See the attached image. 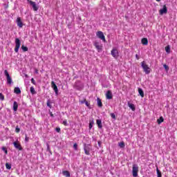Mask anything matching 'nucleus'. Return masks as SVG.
Returning <instances> with one entry per match:
<instances>
[{
	"mask_svg": "<svg viewBox=\"0 0 177 177\" xmlns=\"http://www.w3.org/2000/svg\"><path fill=\"white\" fill-rule=\"evenodd\" d=\"M85 104L87 107L90 108L91 104L88 101H86Z\"/></svg>",
	"mask_w": 177,
	"mask_h": 177,
	"instance_id": "nucleus-37",
	"label": "nucleus"
},
{
	"mask_svg": "<svg viewBox=\"0 0 177 177\" xmlns=\"http://www.w3.org/2000/svg\"><path fill=\"white\" fill-rule=\"evenodd\" d=\"M138 172H139V167L138 165H133L132 174L133 177L138 176Z\"/></svg>",
	"mask_w": 177,
	"mask_h": 177,
	"instance_id": "nucleus-5",
	"label": "nucleus"
},
{
	"mask_svg": "<svg viewBox=\"0 0 177 177\" xmlns=\"http://www.w3.org/2000/svg\"><path fill=\"white\" fill-rule=\"evenodd\" d=\"M93 45L95 47V49H97V52H102L103 46L102 45V43L100 41H94Z\"/></svg>",
	"mask_w": 177,
	"mask_h": 177,
	"instance_id": "nucleus-2",
	"label": "nucleus"
},
{
	"mask_svg": "<svg viewBox=\"0 0 177 177\" xmlns=\"http://www.w3.org/2000/svg\"><path fill=\"white\" fill-rule=\"evenodd\" d=\"M50 117H53V113H52V112H50Z\"/></svg>",
	"mask_w": 177,
	"mask_h": 177,
	"instance_id": "nucleus-48",
	"label": "nucleus"
},
{
	"mask_svg": "<svg viewBox=\"0 0 177 177\" xmlns=\"http://www.w3.org/2000/svg\"><path fill=\"white\" fill-rule=\"evenodd\" d=\"M35 74H39V71H38V69L35 68Z\"/></svg>",
	"mask_w": 177,
	"mask_h": 177,
	"instance_id": "nucleus-44",
	"label": "nucleus"
},
{
	"mask_svg": "<svg viewBox=\"0 0 177 177\" xmlns=\"http://www.w3.org/2000/svg\"><path fill=\"white\" fill-rule=\"evenodd\" d=\"M14 147L17 149V150L21 151L23 150V147H21V145L17 141L13 142Z\"/></svg>",
	"mask_w": 177,
	"mask_h": 177,
	"instance_id": "nucleus-12",
	"label": "nucleus"
},
{
	"mask_svg": "<svg viewBox=\"0 0 177 177\" xmlns=\"http://www.w3.org/2000/svg\"><path fill=\"white\" fill-rule=\"evenodd\" d=\"M111 118H113V120H115V114L111 113Z\"/></svg>",
	"mask_w": 177,
	"mask_h": 177,
	"instance_id": "nucleus-39",
	"label": "nucleus"
},
{
	"mask_svg": "<svg viewBox=\"0 0 177 177\" xmlns=\"http://www.w3.org/2000/svg\"><path fill=\"white\" fill-rule=\"evenodd\" d=\"M15 132H16V133H20V128L19 127V126L16 127Z\"/></svg>",
	"mask_w": 177,
	"mask_h": 177,
	"instance_id": "nucleus-32",
	"label": "nucleus"
},
{
	"mask_svg": "<svg viewBox=\"0 0 177 177\" xmlns=\"http://www.w3.org/2000/svg\"><path fill=\"white\" fill-rule=\"evenodd\" d=\"M93 123H92V122L89 123V126H88L89 129H92V127H93Z\"/></svg>",
	"mask_w": 177,
	"mask_h": 177,
	"instance_id": "nucleus-40",
	"label": "nucleus"
},
{
	"mask_svg": "<svg viewBox=\"0 0 177 177\" xmlns=\"http://www.w3.org/2000/svg\"><path fill=\"white\" fill-rule=\"evenodd\" d=\"M98 107H103V103H102V100L99 97L97 98Z\"/></svg>",
	"mask_w": 177,
	"mask_h": 177,
	"instance_id": "nucleus-19",
	"label": "nucleus"
},
{
	"mask_svg": "<svg viewBox=\"0 0 177 177\" xmlns=\"http://www.w3.org/2000/svg\"><path fill=\"white\" fill-rule=\"evenodd\" d=\"M21 48L22 49L23 52H28V48L25 46L24 45H22Z\"/></svg>",
	"mask_w": 177,
	"mask_h": 177,
	"instance_id": "nucleus-25",
	"label": "nucleus"
},
{
	"mask_svg": "<svg viewBox=\"0 0 177 177\" xmlns=\"http://www.w3.org/2000/svg\"><path fill=\"white\" fill-rule=\"evenodd\" d=\"M97 125L98 128L102 129V128H103V125H102V120H97Z\"/></svg>",
	"mask_w": 177,
	"mask_h": 177,
	"instance_id": "nucleus-23",
	"label": "nucleus"
},
{
	"mask_svg": "<svg viewBox=\"0 0 177 177\" xmlns=\"http://www.w3.org/2000/svg\"><path fill=\"white\" fill-rule=\"evenodd\" d=\"M17 24L18 27H19V28H23V22L21 21V18H20V17L17 18Z\"/></svg>",
	"mask_w": 177,
	"mask_h": 177,
	"instance_id": "nucleus-13",
	"label": "nucleus"
},
{
	"mask_svg": "<svg viewBox=\"0 0 177 177\" xmlns=\"http://www.w3.org/2000/svg\"><path fill=\"white\" fill-rule=\"evenodd\" d=\"M73 148L75 149V150H78V145H77V143H75L73 145Z\"/></svg>",
	"mask_w": 177,
	"mask_h": 177,
	"instance_id": "nucleus-35",
	"label": "nucleus"
},
{
	"mask_svg": "<svg viewBox=\"0 0 177 177\" xmlns=\"http://www.w3.org/2000/svg\"><path fill=\"white\" fill-rule=\"evenodd\" d=\"M0 100L3 102V100H5V95L2 94V93H0Z\"/></svg>",
	"mask_w": 177,
	"mask_h": 177,
	"instance_id": "nucleus-31",
	"label": "nucleus"
},
{
	"mask_svg": "<svg viewBox=\"0 0 177 177\" xmlns=\"http://www.w3.org/2000/svg\"><path fill=\"white\" fill-rule=\"evenodd\" d=\"M62 124H63V125H64L65 127H67V120H64L63 122H62Z\"/></svg>",
	"mask_w": 177,
	"mask_h": 177,
	"instance_id": "nucleus-38",
	"label": "nucleus"
},
{
	"mask_svg": "<svg viewBox=\"0 0 177 177\" xmlns=\"http://www.w3.org/2000/svg\"><path fill=\"white\" fill-rule=\"evenodd\" d=\"M96 35H97V38H99L100 39H102V41H103V42H106V37H104L103 32L97 31L96 32Z\"/></svg>",
	"mask_w": 177,
	"mask_h": 177,
	"instance_id": "nucleus-6",
	"label": "nucleus"
},
{
	"mask_svg": "<svg viewBox=\"0 0 177 177\" xmlns=\"http://www.w3.org/2000/svg\"><path fill=\"white\" fill-rule=\"evenodd\" d=\"M51 88L53 89L56 95L59 94V89L57 88V86L53 81L51 82Z\"/></svg>",
	"mask_w": 177,
	"mask_h": 177,
	"instance_id": "nucleus-10",
	"label": "nucleus"
},
{
	"mask_svg": "<svg viewBox=\"0 0 177 177\" xmlns=\"http://www.w3.org/2000/svg\"><path fill=\"white\" fill-rule=\"evenodd\" d=\"M21 42L20 41L19 38L15 39V53H19V49H20V45Z\"/></svg>",
	"mask_w": 177,
	"mask_h": 177,
	"instance_id": "nucleus-3",
	"label": "nucleus"
},
{
	"mask_svg": "<svg viewBox=\"0 0 177 177\" xmlns=\"http://www.w3.org/2000/svg\"><path fill=\"white\" fill-rule=\"evenodd\" d=\"M17 109H19V104H17V102H14L13 103V110L14 111H17Z\"/></svg>",
	"mask_w": 177,
	"mask_h": 177,
	"instance_id": "nucleus-17",
	"label": "nucleus"
},
{
	"mask_svg": "<svg viewBox=\"0 0 177 177\" xmlns=\"http://www.w3.org/2000/svg\"><path fill=\"white\" fill-rule=\"evenodd\" d=\"M111 55L113 56V57L117 59V57H118V50L115 48H113L111 51Z\"/></svg>",
	"mask_w": 177,
	"mask_h": 177,
	"instance_id": "nucleus-9",
	"label": "nucleus"
},
{
	"mask_svg": "<svg viewBox=\"0 0 177 177\" xmlns=\"http://www.w3.org/2000/svg\"><path fill=\"white\" fill-rule=\"evenodd\" d=\"M14 93L17 95H20V93H21V90H20V88L19 87H15L14 89Z\"/></svg>",
	"mask_w": 177,
	"mask_h": 177,
	"instance_id": "nucleus-16",
	"label": "nucleus"
},
{
	"mask_svg": "<svg viewBox=\"0 0 177 177\" xmlns=\"http://www.w3.org/2000/svg\"><path fill=\"white\" fill-rule=\"evenodd\" d=\"M47 150H48V151H50V147H49V145H48V147H47Z\"/></svg>",
	"mask_w": 177,
	"mask_h": 177,
	"instance_id": "nucleus-47",
	"label": "nucleus"
},
{
	"mask_svg": "<svg viewBox=\"0 0 177 177\" xmlns=\"http://www.w3.org/2000/svg\"><path fill=\"white\" fill-rule=\"evenodd\" d=\"M6 168L7 169H12V165H10L9 163H6Z\"/></svg>",
	"mask_w": 177,
	"mask_h": 177,
	"instance_id": "nucleus-30",
	"label": "nucleus"
},
{
	"mask_svg": "<svg viewBox=\"0 0 177 177\" xmlns=\"http://www.w3.org/2000/svg\"><path fill=\"white\" fill-rule=\"evenodd\" d=\"M168 13V8H167V5H164L162 9L159 10V15L162 16V15H167Z\"/></svg>",
	"mask_w": 177,
	"mask_h": 177,
	"instance_id": "nucleus-8",
	"label": "nucleus"
},
{
	"mask_svg": "<svg viewBox=\"0 0 177 177\" xmlns=\"http://www.w3.org/2000/svg\"><path fill=\"white\" fill-rule=\"evenodd\" d=\"M62 175H64V176L66 177H71V174H70V171H67V170H64L62 171Z\"/></svg>",
	"mask_w": 177,
	"mask_h": 177,
	"instance_id": "nucleus-15",
	"label": "nucleus"
},
{
	"mask_svg": "<svg viewBox=\"0 0 177 177\" xmlns=\"http://www.w3.org/2000/svg\"><path fill=\"white\" fill-rule=\"evenodd\" d=\"M161 122H164V118L162 116H160L158 120H157V123L158 125L161 124Z\"/></svg>",
	"mask_w": 177,
	"mask_h": 177,
	"instance_id": "nucleus-22",
	"label": "nucleus"
},
{
	"mask_svg": "<svg viewBox=\"0 0 177 177\" xmlns=\"http://www.w3.org/2000/svg\"><path fill=\"white\" fill-rule=\"evenodd\" d=\"M163 67H164L165 70H167V71L169 70V67H168V66L167 64H164Z\"/></svg>",
	"mask_w": 177,
	"mask_h": 177,
	"instance_id": "nucleus-36",
	"label": "nucleus"
},
{
	"mask_svg": "<svg viewBox=\"0 0 177 177\" xmlns=\"http://www.w3.org/2000/svg\"><path fill=\"white\" fill-rule=\"evenodd\" d=\"M47 106L48 107H49L50 109H52V105L50 104V101L48 100L47 101Z\"/></svg>",
	"mask_w": 177,
	"mask_h": 177,
	"instance_id": "nucleus-34",
	"label": "nucleus"
},
{
	"mask_svg": "<svg viewBox=\"0 0 177 177\" xmlns=\"http://www.w3.org/2000/svg\"><path fill=\"white\" fill-rule=\"evenodd\" d=\"M160 1H161V0H156L157 2H160Z\"/></svg>",
	"mask_w": 177,
	"mask_h": 177,
	"instance_id": "nucleus-49",
	"label": "nucleus"
},
{
	"mask_svg": "<svg viewBox=\"0 0 177 177\" xmlns=\"http://www.w3.org/2000/svg\"><path fill=\"white\" fill-rule=\"evenodd\" d=\"M78 84H80V82H76L75 85H74V88L80 90L81 89V87L78 86Z\"/></svg>",
	"mask_w": 177,
	"mask_h": 177,
	"instance_id": "nucleus-26",
	"label": "nucleus"
},
{
	"mask_svg": "<svg viewBox=\"0 0 177 177\" xmlns=\"http://www.w3.org/2000/svg\"><path fill=\"white\" fill-rule=\"evenodd\" d=\"M1 150H3V151H4V153H5L6 154H8V149H6V147H3L1 148Z\"/></svg>",
	"mask_w": 177,
	"mask_h": 177,
	"instance_id": "nucleus-33",
	"label": "nucleus"
},
{
	"mask_svg": "<svg viewBox=\"0 0 177 177\" xmlns=\"http://www.w3.org/2000/svg\"><path fill=\"white\" fill-rule=\"evenodd\" d=\"M156 172H157L158 177L162 176V174H161V171H160V169H158V167L156 168Z\"/></svg>",
	"mask_w": 177,
	"mask_h": 177,
	"instance_id": "nucleus-27",
	"label": "nucleus"
},
{
	"mask_svg": "<svg viewBox=\"0 0 177 177\" xmlns=\"http://www.w3.org/2000/svg\"><path fill=\"white\" fill-rule=\"evenodd\" d=\"M84 150L86 156H91V145L89 144H84Z\"/></svg>",
	"mask_w": 177,
	"mask_h": 177,
	"instance_id": "nucleus-4",
	"label": "nucleus"
},
{
	"mask_svg": "<svg viewBox=\"0 0 177 177\" xmlns=\"http://www.w3.org/2000/svg\"><path fill=\"white\" fill-rule=\"evenodd\" d=\"M136 57L137 60H139V59H140V58L139 57V55H138V54L136 55Z\"/></svg>",
	"mask_w": 177,
	"mask_h": 177,
	"instance_id": "nucleus-45",
	"label": "nucleus"
},
{
	"mask_svg": "<svg viewBox=\"0 0 177 177\" xmlns=\"http://www.w3.org/2000/svg\"><path fill=\"white\" fill-rule=\"evenodd\" d=\"M128 106L132 110V111H135V110L136 109V108H135V104H131V103H129V102H128Z\"/></svg>",
	"mask_w": 177,
	"mask_h": 177,
	"instance_id": "nucleus-20",
	"label": "nucleus"
},
{
	"mask_svg": "<svg viewBox=\"0 0 177 177\" xmlns=\"http://www.w3.org/2000/svg\"><path fill=\"white\" fill-rule=\"evenodd\" d=\"M4 75L6 77L7 83L9 85L12 84V77H10V75H9V72H8V70L4 71Z\"/></svg>",
	"mask_w": 177,
	"mask_h": 177,
	"instance_id": "nucleus-7",
	"label": "nucleus"
},
{
	"mask_svg": "<svg viewBox=\"0 0 177 177\" xmlns=\"http://www.w3.org/2000/svg\"><path fill=\"white\" fill-rule=\"evenodd\" d=\"M28 2H29V3L31 5V6H32L33 10L35 12H37V10H38V6H37V3H35V2H34L31 0H28Z\"/></svg>",
	"mask_w": 177,
	"mask_h": 177,
	"instance_id": "nucleus-11",
	"label": "nucleus"
},
{
	"mask_svg": "<svg viewBox=\"0 0 177 177\" xmlns=\"http://www.w3.org/2000/svg\"><path fill=\"white\" fill-rule=\"evenodd\" d=\"M86 99H84V100L80 101V103L82 104H84V103H86Z\"/></svg>",
	"mask_w": 177,
	"mask_h": 177,
	"instance_id": "nucleus-42",
	"label": "nucleus"
},
{
	"mask_svg": "<svg viewBox=\"0 0 177 177\" xmlns=\"http://www.w3.org/2000/svg\"><path fill=\"white\" fill-rule=\"evenodd\" d=\"M98 145H100V142H98Z\"/></svg>",
	"mask_w": 177,
	"mask_h": 177,
	"instance_id": "nucleus-50",
	"label": "nucleus"
},
{
	"mask_svg": "<svg viewBox=\"0 0 177 177\" xmlns=\"http://www.w3.org/2000/svg\"><path fill=\"white\" fill-rule=\"evenodd\" d=\"M138 93L141 96V97H145V92H143V90L142 88H138Z\"/></svg>",
	"mask_w": 177,
	"mask_h": 177,
	"instance_id": "nucleus-21",
	"label": "nucleus"
},
{
	"mask_svg": "<svg viewBox=\"0 0 177 177\" xmlns=\"http://www.w3.org/2000/svg\"><path fill=\"white\" fill-rule=\"evenodd\" d=\"M56 131L58 132V133H59L60 132V128L57 127L55 129Z\"/></svg>",
	"mask_w": 177,
	"mask_h": 177,
	"instance_id": "nucleus-43",
	"label": "nucleus"
},
{
	"mask_svg": "<svg viewBox=\"0 0 177 177\" xmlns=\"http://www.w3.org/2000/svg\"><path fill=\"white\" fill-rule=\"evenodd\" d=\"M141 67H142L143 71L144 73H145V74H149V73H151V68L149 67V65H147L145 61H142L141 62Z\"/></svg>",
	"mask_w": 177,
	"mask_h": 177,
	"instance_id": "nucleus-1",
	"label": "nucleus"
},
{
	"mask_svg": "<svg viewBox=\"0 0 177 177\" xmlns=\"http://www.w3.org/2000/svg\"><path fill=\"white\" fill-rule=\"evenodd\" d=\"M106 97L109 100L113 99V93H111V91L109 90L106 93Z\"/></svg>",
	"mask_w": 177,
	"mask_h": 177,
	"instance_id": "nucleus-14",
	"label": "nucleus"
},
{
	"mask_svg": "<svg viewBox=\"0 0 177 177\" xmlns=\"http://www.w3.org/2000/svg\"><path fill=\"white\" fill-rule=\"evenodd\" d=\"M31 82L32 84H33V85H35V80H34V78L31 79Z\"/></svg>",
	"mask_w": 177,
	"mask_h": 177,
	"instance_id": "nucleus-41",
	"label": "nucleus"
},
{
	"mask_svg": "<svg viewBox=\"0 0 177 177\" xmlns=\"http://www.w3.org/2000/svg\"><path fill=\"white\" fill-rule=\"evenodd\" d=\"M165 49L167 53H171V47L169 45L167 46Z\"/></svg>",
	"mask_w": 177,
	"mask_h": 177,
	"instance_id": "nucleus-24",
	"label": "nucleus"
},
{
	"mask_svg": "<svg viewBox=\"0 0 177 177\" xmlns=\"http://www.w3.org/2000/svg\"><path fill=\"white\" fill-rule=\"evenodd\" d=\"M30 93H32V95L37 94V91H35V89L33 86L30 87Z\"/></svg>",
	"mask_w": 177,
	"mask_h": 177,
	"instance_id": "nucleus-28",
	"label": "nucleus"
},
{
	"mask_svg": "<svg viewBox=\"0 0 177 177\" xmlns=\"http://www.w3.org/2000/svg\"><path fill=\"white\" fill-rule=\"evenodd\" d=\"M119 147H120L121 149H124V147H125V143L124 142H120Z\"/></svg>",
	"mask_w": 177,
	"mask_h": 177,
	"instance_id": "nucleus-29",
	"label": "nucleus"
},
{
	"mask_svg": "<svg viewBox=\"0 0 177 177\" xmlns=\"http://www.w3.org/2000/svg\"><path fill=\"white\" fill-rule=\"evenodd\" d=\"M141 43L142 45H147L149 44V40H147V38H142L141 40Z\"/></svg>",
	"mask_w": 177,
	"mask_h": 177,
	"instance_id": "nucleus-18",
	"label": "nucleus"
},
{
	"mask_svg": "<svg viewBox=\"0 0 177 177\" xmlns=\"http://www.w3.org/2000/svg\"><path fill=\"white\" fill-rule=\"evenodd\" d=\"M28 139H29L28 137H27V136H26V138H25L26 142H28Z\"/></svg>",
	"mask_w": 177,
	"mask_h": 177,
	"instance_id": "nucleus-46",
	"label": "nucleus"
}]
</instances>
